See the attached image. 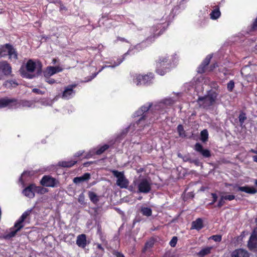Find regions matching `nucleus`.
<instances>
[{"mask_svg": "<svg viewBox=\"0 0 257 257\" xmlns=\"http://www.w3.org/2000/svg\"><path fill=\"white\" fill-rule=\"evenodd\" d=\"M165 103L162 102H160L153 104L152 102H148V103L142 106L138 110L134 113L135 117L140 116V118L137 122L138 124L141 123L142 121L145 120L148 117V114L150 112L159 111L160 113H164L166 110H164L165 107Z\"/></svg>", "mask_w": 257, "mask_h": 257, "instance_id": "obj_1", "label": "nucleus"}, {"mask_svg": "<svg viewBox=\"0 0 257 257\" xmlns=\"http://www.w3.org/2000/svg\"><path fill=\"white\" fill-rule=\"evenodd\" d=\"M173 62V58L167 54L159 56L156 61V73L161 76L165 75L171 70Z\"/></svg>", "mask_w": 257, "mask_h": 257, "instance_id": "obj_2", "label": "nucleus"}, {"mask_svg": "<svg viewBox=\"0 0 257 257\" xmlns=\"http://www.w3.org/2000/svg\"><path fill=\"white\" fill-rule=\"evenodd\" d=\"M32 211V209H28L25 211L20 218L15 222L14 227L16 228L14 230H12L9 233L5 234L3 235V238L5 239H9L11 238L14 237L17 232L22 229L24 226V222L27 221L28 223L30 222L29 216Z\"/></svg>", "mask_w": 257, "mask_h": 257, "instance_id": "obj_3", "label": "nucleus"}, {"mask_svg": "<svg viewBox=\"0 0 257 257\" xmlns=\"http://www.w3.org/2000/svg\"><path fill=\"white\" fill-rule=\"evenodd\" d=\"M155 79V74L153 72H148L147 74H136L134 78V82L138 86H150L153 83Z\"/></svg>", "mask_w": 257, "mask_h": 257, "instance_id": "obj_4", "label": "nucleus"}, {"mask_svg": "<svg viewBox=\"0 0 257 257\" xmlns=\"http://www.w3.org/2000/svg\"><path fill=\"white\" fill-rule=\"evenodd\" d=\"M7 56H9V59L17 60L18 59L16 49L9 43L0 46V57H5Z\"/></svg>", "mask_w": 257, "mask_h": 257, "instance_id": "obj_5", "label": "nucleus"}, {"mask_svg": "<svg viewBox=\"0 0 257 257\" xmlns=\"http://www.w3.org/2000/svg\"><path fill=\"white\" fill-rule=\"evenodd\" d=\"M217 96L218 94L216 92L213 91L207 96L199 97L197 102L203 108L209 107L215 103Z\"/></svg>", "mask_w": 257, "mask_h": 257, "instance_id": "obj_6", "label": "nucleus"}, {"mask_svg": "<svg viewBox=\"0 0 257 257\" xmlns=\"http://www.w3.org/2000/svg\"><path fill=\"white\" fill-rule=\"evenodd\" d=\"M166 29L162 27V24H157L152 26L150 29V32L151 35L146 39V41L152 43L155 39L163 34Z\"/></svg>", "mask_w": 257, "mask_h": 257, "instance_id": "obj_7", "label": "nucleus"}, {"mask_svg": "<svg viewBox=\"0 0 257 257\" xmlns=\"http://www.w3.org/2000/svg\"><path fill=\"white\" fill-rule=\"evenodd\" d=\"M113 175L117 178L116 185L121 188H126L128 185L129 181L125 177L123 172H119L117 170L111 171Z\"/></svg>", "mask_w": 257, "mask_h": 257, "instance_id": "obj_8", "label": "nucleus"}, {"mask_svg": "<svg viewBox=\"0 0 257 257\" xmlns=\"http://www.w3.org/2000/svg\"><path fill=\"white\" fill-rule=\"evenodd\" d=\"M41 185L43 187L54 188L59 184L58 180L50 175H44L40 181Z\"/></svg>", "mask_w": 257, "mask_h": 257, "instance_id": "obj_9", "label": "nucleus"}, {"mask_svg": "<svg viewBox=\"0 0 257 257\" xmlns=\"http://www.w3.org/2000/svg\"><path fill=\"white\" fill-rule=\"evenodd\" d=\"M151 183L147 179H141L138 184V193H149L152 188Z\"/></svg>", "mask_w": 257, "mask_h": 257, "instance_id": "obj_10", "label": "nucleus"}, {"mask_svg": "<svg viewBox=\"0 0 257 257\" xmlns=\"http://www.w3.org/2000/svg\"><path fill=\"white\" fill-rule=\"evenodd\" d=\"M12 73V68L7 61H0V80L3 75L9 76Z\"/></svg>", "mask_w": 257, "mask_h": 257, "instance_id": "obj_11", "label": "nucleus"}, {"mask_svg": "<svg viewBox=\"0 0 257 257\" xmlns=\"http://www.w3.org/2000/svg\"><path fill=\"white\" fill-rule=\"evenodd\" d=\"M194 150L204 158H208L211 156V151L207 149H204L203 146L199 143H197L194 145Z\"/></svg>", "mask_w": 257, "mask_h": 257, "instance_id": "obj_12", "label": "nucleus"}, {"mask_svg": "<svg viewBox=\"0 0 257 257\" xmlns=\"http://www.w3.org/2000/svg\"><path fill=\"white\" fill-rule=\"evenodd\" d=\"M23 194L29 198H33L35 196V184L31 183L22 191Z\"/></svg>", "mask_w": 257, "mask_h": 257, "instance_id": "obj_13", "label": "nucleus"}, {"mask_svg": "<svg viewBox=\"0 0 257 257\" xmlns=\"http://www.w3.org/2000/svg\"><path fill=\"white\" fill-rule=\"evenodd\" d=\"M76 87V84L69 85L65 87L62 93V97L65 99H69L72 95L75 93L73 89Z\"/></svg>", "mask_w": 257, "mask_h": 257, "instance_id": "obj_14", "label": "nucleus"}, {"mask_svg": "<svg viewBox=\"0 0 257 257\" xmlns=\"http://www.w3.org/2000/svg\"><path fill=\"white\" fill-rule=\"evenodd\" d=\"M237 187V191L244 192L249 194H254L257 193V189L254 187H250L248 185L244 186H238L237 185L234 186V188Z\"/></svg>", "mask_w": 257, "mask_h": 257, "instance_id": "obj_15", "label": "nucleus"}, {"mask_svg": "<svg viewBox=\"0 0 257 257\" xmlns=\"http://www.w3.org/2000/svg\"><path fill=\"white\" fill-rule=\"evenodd\" d=\"M249 249L251 251H255L257 249V236L251 234L249 237L247 244Z\"/></svg>", "mask_w": 257, "mask_h": 257, "instance_id": "obj_16", "label": "nucleus"}, {"mask_svg": "<svg viewBox=\"0 0 257 257\" xmlns=\"http://www.w3.org/2000/svg\"><path fill=\"white\" fill-rule=\"evenodd\" d=\"M88 244L86 235L85 234H81L77 236L76 244L82 248H84Z\"/></svg>", "mask_w": 257, "mask_h": 257, "instance_id": "obj_17", "label": "nucleus"}, {"mask_svg": "<svg viewBox=\"0 0 257 257\" xmlns=\"http://www.w3.org/2000/svg\"><path fill=\"white\" fill-rule=\"evenodd\" d=\"M230 257H249V254L244 249H237L232 252Z\"/></svg>", "mask_w": 257, "mask_h": 257, "instance_id": "obj_18", "label": "nucleus"}, {"mask_svg": "<svg viewBox=\"0 0 257 257\" xmlns=\"http://www.w3.org/2000/svg\"><path fill=\"white\" fill-rule=\"evenodd\" d=\"M62 70L63 69L59 66H49L47 68L46 72L49 76H52Z\"/></svg>", "mask_w": 257, "mask_h": 257, "instance_id": "obj_19", "label": "nucleus"}, {"mask_svg": "<svg viewBox=\"0 0 257 257\" xmlns=\"http://www.w3.org/2000/svg\"><path fill=\"white\" fill-rule=\"evenodd\" d=\"M203 227V220L201 218H197L192 223V227L198 230L201 229Z\"/></svg>", "mask_w": 257, "mask_h": 257, "instance_id": "obj_20", "label": "nucleus"}, {"mask_svg": "<svg viewBox=\"0 0 257 257\" xmlns=\"http://www.w3.org/2000/svg\"><path fill=\"white\" fill-rule=\"evenodd\" d=\"M90 178V174L88 173H84L80 177H75L73 182L75 183H79L83 181H87Z\"/></svg>", "mask_w": 257, "mask_h": 257, "instance_id": "obj_21", "label": "nucleus"}, {"mask_svg": "<svg viewBox=\"0 0 257 257\" xmlns=\"http://www.w3.org/2000/svg\"><path fill=\"white\" fill-rule=\"evenodd\" d=\"M110 147V146L107 144H104V145L98 147L96 149H95V151L94 152V154L97 155H100L103 153L105 151L108 149Z\"/></svg>", "mask_w": 257, "mask_h": 257, "instance_id": "obj_22", "label": "nucleus"}, {"mask_svg": "<svg viewBox=\"0 0 257 257\" xmlns=\"http://www.w3.org/2000/svg\"><path fill=\"white\" fill-rule=\"evenodd\" d=\"M131 51L128 50L127 52L124 54L122 56L118 57L116 59V61H114L113 65H112V67H114L118 66L120 63H121L125 59V57L129 55L131 53Z\"/></svg>", "mask_w": 257, "mask_h": 257, "instance_id": "obj_23", "label": "nucleus"}, {"mask_svg": "<svg viewBox=\"0 0 257 257\" xmlns=\"http://www.w3.org/2000/svg\"><path fill=\"white\" fill-rule=\"evenodd\" d=\"M36 65L32 60H29L26 65L27 70L29 72H33L36 69Z\"/></svg>", "mask_w": 257, "mask_h": 257, "instance_id": "obj_24", "label": "nucleus"}, {"mask_svg": "<svg viewBox=\"0 0 257 257\" xmlns=\"http://www.w3.org/2000/svg\"><path fill=\"white\" fill-rule=\"evenodd\" d=\"M76 161H61L59 162V165L64 168H70L76 164Z\"/></svg>", "mask_w": 257, "mask_h": 257, "instance_id": "obj_25", "label": "nucleus"}, {"mask_svg": "<svg viewBox=\"0 0 257 257\" xmlns=\"http://www.w3.org/2000/svg\"><path fill=\"white\" fill-rule=\"evenodd\" d=\"M212 247H206L202 248L200 251L197 253V256L199 257H204L205 255L210 253Z\"/></svg>", "mask_w": 257, "mask_h": 257, "instance_id": "obj_26", "label": "nucleus"}, {"mask_svg": "<svg viewBox=\"0 0 257 257\" xmlns=\"http://www.w3.org/2000/svg\"><path fill=\"white\" fill-rule=\"evenodd\" d=\"M88 196L90 201L95 204H97L99 201V197L93 192L89 191Z\"/></svg>", "mask_w": 257, "mask_h": 257, "instance_id": "obj_27", "label": "nucleus"}, {"mask_svg": "<svg viewBox=\"0 0 257 257\" xmlns=\"http://www.w3.org/2000/svg\"><path fill=\"white\" fill-rule=\"evenodd\" d=\"M13 100H9L8 97L0 99V108L7 107L10 102H13Z\"/></svg>", "mask_w": 257, "mask_h": 257, "instance_id": "obj_28", "label": "nucleus"}, {"mask_svg": "<svg viewBox=\"0 0 257 257\" xmlns=\"http://www.w3.org/2000/svg\"><path fill=\"white\" fill-rule=\"evenodd\" d=\"M141 212L143 215L147 217L151 216L152 215V210L150 207H142Z\"/></svg>", "mask_w": 257, "mask_h": 257, "instance_id": "obj_29", "label": "nucleus"}, {"mask_svg": "<svg viewBox=\"0 0 257 257\" xmlns=\"http://www.w3.org/2000/svg\"><path fill=\"white\" fill-rule=\"evenodd\" d=\"M220 12L219 10V8H216L213 10L211 13H210V18L212 20H216L218 19L220 16Z\"/></svg>", "mask_w": 257, "mask_h": 257, "instance_id": "obj_30", "label": "nucleus"}, {"mask_svg": "<svg viewBox=\"0 0 257 257\" xmlns=\"http://www.w3.org/2000/svg\"><path fill=\"white\" fill-rule=\"evenodd\" d=\"M35 193L39 194H44L48 191V189L42 186H36L35 184Z\"/></svg>", "mask_w": 257, "mask_h": 257, "instance_id": "obj_31", "label": "nucleus"}, {"mask_svg": "<svg viewBox=\"0 0 257 257\" xmlns=\"http://www.w3.org/2000/svg\"><path fill=\"white\" fill-rule=\"evenodd\" d=\"M9 100H13V102H10L9 105L8 106L10 108H17L19 107V101L15 98H9Z\"/></svg>", "mask_w": 257, "mask_h": 257, "instance_id": "obj_32", "label": "nucleus"}, {"mask_svg": "<svg viewBox=\"0 0 257 257\" xmlns=\"http://www.w3.org/2000/svg\"><path fill=\"white\" fill-rule=\"evenodd\" d=\"M154 245V239H150L149 240L147 241L145 244V246L143 249V251L145 252L148 249L152 248L153 247Z\"/></svg>", "mask_w": 257, "mask_h": 257, "instance_id": "obj_33", "label": "nucleus"}, {"mask_svg": "<svg viewBox=\"0 0 257 257\" xmlns=\"http://www.w3.org/2000/svg\"><path fill=\"white\" fill-rule=\"evenodd\" d=\"M238 119L240 125L242 126L244 122V121L247 119L245 113L243 111H241L238 116Z\"/></svg>", "mask_w": 257, "mask_h": 257, "instance_id": "obj_34", "label": "nucleus"}, {"mask_svg": "<svg viewBox=\"0 0 257 257\" xmlns=\"http://www.w3.org/2000/svg\"><path fill=\"white\" fill-rule=\"evenodd\" d=\"M201 140L203 142H205L208 138V133L206 130H204L201 132Z\"/></svg>", "mask_w": 257, "mask_h": 257, "instance_id": "obj_35", "label": "nucleus"}, {"mask_svg": "<svg viewBox=\"0 0 257 257\" xmlns=\"http://www.w3.org/2000/svg\"><path fill=\"white\" fill-rule=\"evenodd\" d=\"M5 85L8 87H15L18 85V83L16 80H9L6 81Z\"/></svg>", "mask_w": 257, "mask_h": 257, "instance_id": "obj_36", "label": "nucleus"}, {"mask_svg": "<svg viewBox=\"0 0 257 257\" xmlns=\"http://www.w3.org/2000/svg\"><path fill=\"white\" fill-rule=\"evenodd\" d=\"M19 107H30L31 103L30 101L26 100H21L19 101Z\"/></svg>", "mask_w": 257, "mask_h": 257, "instance_id": "obj_37", "label": "nucleus"}, {"mask_svg": "<svg viewBox=\"0 0 257 257\" xmlns=\"http://www.w3.org/2000/svg\"><path fill=\"white\" fill-rule=\"evenodd\" d=\"M212 58V55H208L206 57V58L204 59V60L201 63V64H203L204 65H205L207 67L208 66L209 64L210 63Z\"/></svg>", "mask_w": 257, "mask_h": 257, "instance_id": "obj_38", "label": "nucleus"}, {"mask_svg": "<svg viewBox=\"0 0 257 257\" xmlns=\"http://www.w3.org/2000/svg\"><path fill=\"white\" fill-rule=\"evenodd\" d=\"M207 66L201 64L197 68V72L200 74H203L205 73L207 69Z\"/></svg>", "mask_w": 257, "mask_h": 257, "instance_id": "obj_39", "label": "nucleus"}, {"mask_svg": "<svg viewBox=\"0 0 257 257\" xmlns=\"http://www.w3.org/2000/svg\"><path fill=\"white\" fill-rule=\"evenodd\" d=\"M178 241V237L177 236H173L170 241L169 242V245L173 247H174L176 246V244Z\"/></svg>", "mask_w": 257, "mask_h": 257, "instance_id": "obj_40", "label": "nucleus"}, {"mask_svg": "<svg viewBox=\"0 0 257 257\" xmlns=\"http://www.w3.org/2000/svg\"><path fill=\"white\" fill-rule=\"evenodd\" d=\"M234 87V82L233 80H230L227 84V88L228 91L232 92Z\"/></svg>", "mask_w": 257, "mask_h": 257, "instance_id": "obj_41", "label": "nucleus"}, {"mask_svg": "<svg viewBox=\"0 0 257 257\" xmlns=\"http://www.w3.org/2000/svg\"><path fill=\"white\" fill-rule=\"evenodd\" d=\"M32 172L31 171H24L23 173V174H22L21 177L20 178L19 181L21 182L22 184H24V181L23 180V179L22 178L23 177H24L26 175L30 176L32 175Z\"/></svg>", "mask_w": 257, "mask_h": 257, "instance_id": "obj_42", "label": "nucleus"}, {"mask_svg": "<svg viewBox=\"0 0 257 257\" xmlns=\"http://www.w3.org/2000/svg\"><path fill=\"white\" fill-rule=\"evenodd\" d=\"M177 131L180 136H183L185 135V131L183 126L182 124H179L178 125Z\"/></svg>", "mask_w": 257, "mask_h": 257, "instance_id": "obj_43", "label": "nucleus"}, {"mask_svg": "<svg viewBox=\"0 0 257 257\" xmlns=\"http://www.w3.org/2000/svg\"><path fill=\"white\" fill-rule=\"evenodd\" d=\"M210 238L213 239L215 242H220L222 240V236L221 235H213Z\"/></svg>", "mask_w": 257, "mask_h": 257, "instance_id": "obj_44", "label": "nucleus"}, {"mask_svg": "<svg viewBox=\"0 0 257 257\" xmlns=\"http://www.w3.org/2000/svg\"><path fill=\"white\" fill-rule=\"evenodd\" d=\"M78 200V202L81 204H83L84 203L85 197H84V195L83 193H81L79 195Z\"/></svg>", "mask_w": 257, "mask_h": 257, "instance_id": "obj_45", "label": "nucleus"}, {"mask_svg": "<svg viewBox=\"0 0 257 257\" xmlns=\"http://www.w3.org/2000/svg\"><path fill=\"white\" fill-rule=\"evenodd\" d=\"M224 198H223V196H222L218 202V204H217V206L218 207V208H221L225 203V201H224Z\"/></svg>", "mask_w": 257, "mask_h": 257, "instance_id": "obj_46", "label": "nucleus"}, {"mask_svg": "<svg viewBox=\"0 0 257 257\" xmlns=\"http://www.w3.org/2000/svg\"><path fill=\"white\" fill-rule=\"evenodd\" d=\"M211 195L213 199L212 201L209 203V205H213L215 202H216L218 198V196L217 194L214 193H212Z\"/></svg>", "mask_w": 257, "mask_h": 257, "instance_id": "obj_47", "label": "nucleus"}, {"mask_svg": "<svg viewBox=\"0 0 257 257\" xmlns=\"http://www.w3.org/2000/svg\"><path fill=\"white\" fill-rule=\"evenodd\" d=\"M223 198H224L225 200L231 201L235 199V196L233 195H225L223 196Z\"/></svg>", "mask_w": 257, "mask_h": 257, "instance_id": "obj_48", "label": "nucleus"}, {"mask_svg": "<svg viewBox=\"0 0 257 257\" xmlns=\"http://www.w3.org/2000/svg\"><path fill=\"white\" fill-rule=\"evenodd\" d=\"M32 92L38 94L43 95L45 93V92L38 88H33Z\"/></svg>", "mask_w": 257, "mask_h": 257, "instance_id": "obj_49", "label": "nucleus"}, {"mask_svg": "<svg viewBox=\"0 0 257 257\" xmlns=\"http://www.w3.org/2000/svg\"><path fill=\"white\" fill-rule=\"evenodd\" d=\"M86 50L89 53L90 51H97L98 48H97V47H96L87 46L86 47Z\"/></svg>", "mask_w": 257, "mask_h": 257, "instance_id": "obj_50", "label": "nucleus"}, {"mask_svg": "<svg viewBox=\"0 0 257 257\" xmlns=\"http://www.w3.org/2000/svg\"><path fill=\"white\" fill-rule=\"evenodd\" d=\"M97 233L100 237L102 236V228L100 225H97Z\"/></svg>", "mask_w": 257, "mask_h": 257, "instance_id": "obj_51", "label": "nucleus"}, {"mask_svg": "<svg viewBox=\"0 0 257 257\" xmlns=\"http://www.w3.org/2000/svg\"><path fill=\"white\" fill-rule=\"evenodd\" d=\"M218 67V64L217 63H214L212 64L209 66V71H212L215 68Z\"/></svg>", "mask_w": 257, "mask_h": 257, "instance_id": "obj_52", "label": "nucleus"}, {"mask_svg": "<svg viewBox=\"0 0 257 257\" xmlns=\"http://www.w3.org/2000/svg\"><path fill=\"white\" fill-rule=\"evenodd\" d=\"M163 257H175L174 255H173L170 251H167L165 252Z\"/></svg>", "mask_w": 257, "mask_h": 257, "instance_id": "obj_53", "label": "nucleus"}, {"mask_svg": "<svg viewBox=\"0 0 257 257\" xmlns=\"http://www.w3.org/2000/svg\"><path fill=\"white\" fill-rule=\"evenodd\" d=\"M46 82H48L49 84H52L56 82V80L53 78H49L46 80Z\"/></svg>", "mask_w": 257, "mask_h": 257, "instance_id": "obj_54", "label": "nucleus"}, {"mask_svg": "<svg viewBox=\"0 0 257 257\" xmlns=\"http://www.w3.org/2000/svg\"><path fill=\"white\" fill-rule=\"evenodd\" d=\"M110 67V66H107V65H105V66H103L102 67V68L98 71V72H97V73H94V75L93 76V78H94L100 72H101L104 68H106V67Z\"/></svg>", "mask_w": 257, "mask_h": 257, "instance_id": "obj_55", "label": "nucleus"}, {"mask_svg": "<svg viewBox=\"0 0 257 257\" xmlns=\"http://www.w3.org/2000/svg\"><path fill=\"white\" fill-rule=\"evenodd\" d=\"M114 254L116 256V257H125L122 253L118 251H115Z\"/></svg>", "mask_w": 257, "mask_h": 257, "instance_id": "obj_56", "label": "nucleus"}, {"mask_svg": "<svg viewBox=\"0 0 257 257\" xmlns=\"http://www.w3.org/2000/svg\"><path fill=\"white\" fill-rule=\"evenodd\" d=\"M96 247L97 249L101 250L102 251H104V248L102 246V245L99 243H96Z\"/></svg>", "mask_w": 257, "mask_h": 257, "instance_id": "obj_57", "label": "nucleus"}, {"mask_svg": "<svg viewBox=\"0 0 257 257\" xmlns=\"http://www.w3.org/2000/svg\"><path fill=\"white\" fill-rule=\"evenodd\" d=\"M116 40L117 41H120L123 42H127V41L125 38L120 37H117Z\"/></svg>", "mask_w": 257, "mask_h": 257, "instance_id": "obj_58", "label": "nucleus"}, {"mask_svg": "<svg viewBox=\"0 0 257 257\" xmlns=\"http://www.w3.org/2000/svg\"><path fill=\"white\" fill-rule=\"evenodd\" d=\"M183 161L184 162H191V160L190 158L188 157H186V156H185L183 158Z\"/></svg>", "mask_w": 257, "mask_h": 257, "instance_id": "obj_59", "label": "nucleus"}, {"mask_svg": "<svg viewBox=\"0 0 257 257\" xmlns=\"http://www.w3.org/2000/svg\"><path fill=\"white\" fill-rule=\"evenodd\" d=\"M253 161L257 163V155L252 157Z\"/></svg>", "mask_w": 257, "mask_h": 257, "instance_id": "obj_60", "label": "nucleus"}, {"mask_svg": "<svg viewBox=\"0 0 257 257\" xmlns=\"http://www.w3.org/2000/svg\"><path fill=\"white\" fill-rule=\"evenodd\" d=\"M191 163H194L195 164H197V163H198V161H197V160H191Z\"/></svg>", "mask_w": 257, "mask_h": 257, "instance_id": "obj_61", "label": "nucleus"}, {"mask_svg": "<svg viewBox=\"0 0 257 257\" xmlns=\"http://www.w3.org/2000/svg\"><path fill=\"white\" fill-rule=\"evenodd\" d=\"M144 171V168H140V169L138 170V172H139V173L143 172Z\"/></svg>", "mask_w": 257, "mask_h": 257, "instance_id": "obj_62", "label": "nucleus"}, {"mask_svg": "<svg viewBox=\"0 0 257 257\" xmlns=\"http://www.w3.org/2000/svg\"><path fill=\"white\" fill-rule=\"evenodd\" d=\"M255 150H254L253 149H251L250 151V152L254 153V154L255 153Z\"/></svg>", "mask_w": 257, "mask_h": 257, "instance_id": "obj_63", "label": "nucleus"}, {"mask_svg": "<svg viewBox=\"0 0 257 257\" xmlns=\"http://www.w3.org/2000/svg\"><path fill=\"white\" fill-rule=\"evenodd\" d=\"M254 184L257 186V179L255 180Z\"/></svg>", "mask_w": 257, "mask_h": 257, "instance_id": "obj_64", "label": "nucleus"}]
</instances>
